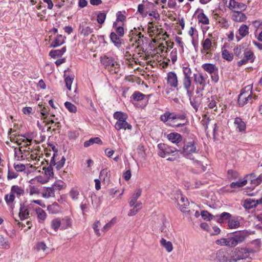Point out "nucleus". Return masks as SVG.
<instances>
[{
    "label": "nucleus",
    "mask_w": 262,
    "mask_h": 262,
    "mask_svg": "<svg viewBox=\"0 0 262 262\" xmlns=\"http://www.w3.org/2000/svg\"><path fill=\"white\" fill-rule=\"evenodd\" d=\"M186 116L184 115L177 114L174 113H171V122L172 123L175 120H179L180 121H185Z\"/></svg>",
    "instance_id": "09e8293b"
},
{
    "label": "nucleus",
    "mask_w": 262,
    "mask_h": 262,
    "mask_svg": "<svg viewBox=\"0 0 262 262\" xmlns=\"http://www.w3.org/2000/svg\"><path fill=\"white\" fill-rule=\"evenodd\" d=\"M29 156L28 149H24L23 146L14 148V158L17 161H22L26 159Z\"/></svg>",
    "instance_id": "423d86ee"
},
{
    "label": "nucleus",
    "mask_w": 262,
    "mask_h": 262,
    "mask_svg": "<svg viewBox=\"0 0 262 262\" xmlns=\"http://www.w3.org/2000/svg\"><path fill=\"white\" fill-rule=\"evenodd\" d=\"M258 204V200H255L251 198H248L245 200L243 204V207L246 209H251L253 208L256 207Z\"/></svg>",
    "instance_id": "dca6fc26"
},
{
    "label": "nucleus",
    "mask_w": 262,
    "mask_h": 262,
    "mask_svg": "<svg viewBox=\"0 0 262 262\" xmlns=\"http://www.w3.org/2000/svg\"><path fill=\"white\" fill-rule=\"evenodd\" d=\"M117 23L116 21L114 22L113 24V28H116V33L119 36H123L124 34V29L122 27L117 26Z\"/></svg>",
    "instance_id": "4d7b16f0"
},
{
    "label": "nucleus",
    "mask_w": 262,
    "mask_h": 262,
    "mask_svg": "<svg viewBox=\"0 0 262 262\" xmlns=\"http://www.w3.org/2000/svg\"><path fill=\"white\" fill-rule=\"evenodd\" d=\"M99 180L104 184H108L110 181V175L106 169H102L99 175Z\"/></svg>",
    "instance_id": "b1692460"
},
{
    "label": "nucleus",
    "mask_w": 262,
    "mask_h": 262,
    "mask_svg": "<svg viewBox=\"0 0 262 262\" xmlns=\"http://www.w3.org/2000/svg\"><path fill=\"white\" fill-rule=\"evenodd\" d=\"M222 56L223 59L230 61L233 59V55L225 48H222Z\"/></svg>",
    "instance_id": "bb28decb"
},
{
    "label": "nucleus",
    "mask_w": 262,
    "mask_h": 262,
    "mask_svg": "<svg viewBox=\"0 0 262 262\" xmlns=\"http://www.w3.org/2000/svg\"><path fill=\"white\" fill-rule=\"evenodd\" d=\"M101 62L104 66L111 71H113V67L115 69L119 67V64H118L112 57L104 56L102 59Z\"/></svg>",
    "instance_id": "9d476101"
},
{
    "label": "nucleus",
    "mask_w": 262,
    "mask_h": 262,
    "mask_svg": "<svg viewBox=\"0 0 262 262\" xmlns=\"http://www.w3.org/2000/svg\"><path fill=\"white\" fill-rule=\"evenodd\" d=\"M61 221L59 219H55L51 222V227L55 231H57L61 226Z\"/></svg>",
    "instance_id": "8fccbe9b"
},
{
    "label": "nucleus",
    "mask_w": 262,
    "mask_h": 262,
    "mask_svg": "<svg viewBox=\"0 0 262 262\" xmlns=\"http://www.w3.org/2000/svg\"><path fill=\"white\" fill-rule=\"evenodd\" d=\"M159 151L158 155L163 158L169 156L171 154L178 150L175 147H169L164 143H160L158 145Z\"/></svg>",
    "instance_id": "39448f33"
},
{
    "label": "nucleus",
    "mask_w": 262,
    "mask_h": 262,
    "mask_svg": "<svg viewBox=\"0 0 262 262\" xmlns=\"http://www.w3.org/2000/svg\"><path fill=\"white\" fill-rule=\"evenodd\" d=\"M160 244L168 252H170L173 250V246L171 242L167 241L165 239L162 238L160 241Z\"/></svg>",
    "instance_id": "cd10ccee"
},
{
    "label": "nucleus",
    "mask_w": 262,
    "mask_h": 262,
    "mask_svg": "<svg viewBox=\"0 0 262 262\" xmlns=\"http://www.w3.org/2000/svg\"><path fill=\"white\" fill-rule=\"evenodd\" d=\"M36 212L39 219L43 221L46 218V213L41 208L39 207L37 208L36 209Z\"/></svg>",
    "instance_id": "49530a36"
},
{
    "label": "nucleus",
    "mask_w": 262,
    "mask_h": 262,
    "mask_svg": "<svg viewBox=\"0 0 262 262\" xmlns=\"http://www.w3.org/2000/svg\"><path fill=\"white\" fill-rule=\"evenodd\" d=\"M197 151L196 143L194 141L186 143L183 146L181 154L187 158H190L193 154Z\"/></svg>",
    "instance_id": "20e7f679"
},
{
    "label": "nucleus",
    "mask_w": 262,
    "mask_h": 262,
    "mask_svg": "<svg viewBox=\"0 0 262 262\" xmlns=\"http://www.w3.org/2000/svg\"><path fill=\"white\" fill-rule=\"evenodd\" d=\"M216 258L219 262H232L231 256L229 257L228 252L225 249L218 250L216 253Z\"/></svg>",
    "instance_id": "9b49d317"
},
{
    "label": "nucleus",
    "mask_w": 262,
    "mask_h": 262,
    "mask_svg": "<svg viewBox=\"0 0 262 262\" xmlns=\"http://www.w3.org/2000/svg\"><path fill=\"white\" fill-rule=\"evenodd\" d=\"M54 194V188L53 187H48L42 193V196L46 198H49L53 196Z\"/></svg>",
    "instance_id": "37998d69"
},
{
    "label": "nucleus",
    "mask_w": 262,
    "mask_h": 262,
    "mask_svg": "<svg viewBox=\"0 0 262 262\" xmlns=\"http://www.w3.org/2000/svg\"><path fill=\"white\" fill-rule=\"evenodd\" d=\"M250 250L245 248H237L233 250L231 254L232 262H251Z\"/></svg>",
    "instance_id": "f257e3e1"
},
{
    "label": "nucleus",
    "mask_w": 262,
    "mask_h": 262,
    "mask_svg": "<svg viewBox=\"0 0 262 262\" xmlns=\"http://www.w3.org/2000/svg\"><path fill=\"white\" fill-rule=\"evenodd\" d=\"M116 223V217H113L108 223L106 224L102 228V231L104 232H107L112 226Z\"/></svg>",
    "instance_id": "c03bdc74"
},
{
    "label": "nucleus",
    "mask_w": 262,
    "mask_h": 262,
    "mask_svg": "<svg viewBox=\"0 0 262 262\" xmlns=\"http://www.w3.org/2000/svg\"><path fill=\"white\" fill-rule=\"evenodd\" d=\"M183 78H191L192 71L191 69L188 67H183Z\"/></svg>",
    "instance_id": "603ef678"
},
{
    "label": "nucleus",
    "mask_w": 262,
    "mask_h": 262,
    "mask_svg": "<svg viewBox=\"0 0 262 262\" xmlns=\"http://www.w3.org/2000/svg\"><path fill=\"white\" fill-rule=\"evenodd\" d=\"M244 58L248 62L249 61L250 62H253V61H254V59L255 58V57H254V54L253 53L248 50V49H246L244 50Z\"/></svg>",
    "instance_id": "2f4dec72"
},
{
    "label": "nucleus",
    "mask_w": 262,
    "mask_h": 262,
    "mask_svg": "<svg viewBox=\"0 0 262 262\" xmlns=\"http://www.w3.org/2000/svg\"><path fill=\"white\" fill-rule=\"evenodd\" d=\"M141 190L138 189L137 190L132 196L130 198V200L129 201V205L130 207H133L135 205V203L137 202V200L139 198V197L141 195Z\"/></svg>",
    "instance_id": "72a5a7b5"
},
{
    "label": "nucleus",
    "mask_w": 262,
    "mask_h": 262,
    "mask_svg": "<svg viewBox=\"0 0 262 262\" xmlns=\"http://www.w3.org/2000/svg\"><path fill=\"white\" fill-rule=\"evenodd\" d=\"M247 236H248V233L245 231L236 232L233 235L237 244H239L243 242Z\"/></svg>",
    "instance_id": "aec40b11"
},
{
    "label": "nucleus",
    "mask_w": 262,
    "mask_h": 262,
    "mask_svg": "<svg viewBox=\"0 0 262 262\" xmlns=\"http://www.w3.org/2000/svg\"><path fill=\"white\" fill-rule=\"evenodd\" d=\"M115 128L117 130H120L121 129H123L124 130H131L132 129V126L126 120L124 122L116 123L115 125Z\"/></svg>",
    "instance_id": "a211bd4d"
},
{
    "label": "nucleus",
    "mask_w": 262,
    "mask_h": 262,
    "mask_svg": "<svg viewBox=\"0 0 262 262\" xmlns=\"http://www.w3.org/2000/svg\"><path fill=\"white\" fill-rule=\"evenodd\" d=\"M167 81L168 84L172 88H177L178 84V80L174 72H169L167 74Z\"/></svg>",
    "instance_id": "f8f14e48"
},
{
    "label": "nucleus",
    "mask_w": 262,
    "mask_h": 262,
    "mask_svg": "<svg viewBox=\"0 0 262 262\" xmlns=\"http://www.w3.org/2000/svg\"><path fill=\"white\" fill-rule=\"evenodd\" d=\"M198 19L199 23L204 25H208L209 24V20L207 16L204 13H200L198 15Z\"/></svg>",
    "instance_id": "e433bc0d"
},
{
    "label": "nucleus",
    "mask_w": 262,
    "mask_h": 262,
    "mask_svg": "<svg viewBox=\"0 0 262 262\" xmlns=\"http://www.w3.org/2000/svg\"><path fill=\"white\" fill-rule=\"evenodd\" d=\"M178 205L181 211L184 213L189 212V210H187V207L189 206V203L186 198L183 195L178 196L177 198Z\"/></svg>",
    "instance_id": "6e6552de"
},
{
    "label": "nucleus",
    "mask_w": 262,
    "mask_h": 262,
    "mask_svg": "<svg viewBox=\"0 0 262 262\" xmlns=\"http://www.w3.org/2000/svg\"><path fill=\"white\" fill-rule=\"evenodd\" d=\"M201 216L204 220H207L208 221H210L211 219H212L213 217V216L209 213L207 211L203 210L201 211Z\"/></svg>",
    "instance_id": "69168bd1"
},
{
    "label": "nucleus",
    "mask_w": 262,
    "mask_h": 262,
    "mask_svg": "<svg viewBox=\"0 0 262 262\" xmlns=\"http://www.w3.org/2000/svg\"><path fill=\"white\" fill-rule=\"evenodd\" d=\"M10 191L17 198L24 195L25 193L24 188L18 185H13L11 188Z\"/></svg>",
    "instance_id": "4468645a"
},
{
    "label": "nucleus",
    "mask_w": 262,
    "mask_h": 262,
    "mask_svg": "<svg viewBox=\"0 0 262 262\" xmlns=\"http://www.w3.org/2000/svg\"><path fill=\"white\" fill-rule=\"evenodd\" d=\"M74 80V76H68L64 78V82L67 89L69 90H71V85Z\"/></svg>",
    "instance_id": "de8ad7c7"
},
{
    "label": "nucleus",
    "mask_w": 262,
    "mask_h": 262,
    "mask_svg": "<svg viewBox=\"0 0 262 262\" xmlns=\"http://www.w3.org/2000/svg\"><path fill=\"white\" fill-rule=\"evenodd\" d=\"M238 32L242 37H245L249 33L248 27L244 24L242 25L238 29Z\"/></svg>",
    "instance_id": "a19ab883"
},
{
    "label": "nucleus",
    "mask_w": 262,
    "mask_h": 262,
    "mask_svg": "<svg viewBox=\"0 0 262 262\" xmlns=\"http://www.w3.org/2000/svg\"><path fill=\"white\" fill-rule=\"evenodd\" d=\"M101 226V223L99 221H95L93 224V228L95 231V234L100 236L101 234L99 232V227Z\"/></svg>",
    "instance_id": "6e6d98bb"
},
{
    "label": "nucleus",
    "mask_w": 262,
    "mask_h": 262,
    "mask_svg": "<svg viewBox=\"0 0 262 262\" xmlns=\"http://www.w3.org/2000/svg\"><path fill=\"white\" fill-rule=\"evenodd\" d=\"M39 110H38V111H39L40 112L41 114L43 117V120L46 119L47 118L48 115H49V113H48L47 108L45 106H43L42 107V105H39Z\"/></svg>",
    "instance_id": "0e129e2a"
},
{
    "label": "nucleus",
    "mask_w": 262,
    "mask_h": 262,
    "mask_svg": "<svg viewBox=\"0 0 262 262\" xmlns=\"http://www.w3.org/2000/svg\"><path fill=\"white\" fill-rule=\"evenodd\" d=\"M114 117L117 121L116 123L124 122L128 118L127 114L121 112H116L114 114Z\"/></svg>",
    "instance_id": "393cba45"
},
{
    "label": "nucleus",
    "mask_w": 262,
    "mask_h": 262,
    "mask_svg": "<svg viewBox=\"0 0 262 262\" xmlns=\"http://www.w3.org/2000/svg\"><path fill=\"white\" fill-rule=\"evenodd\" d=\"M0 247L5 249H8L10 247L7 238H5L2 235H0Z\"/></svg>",
    "instance_id": "4c0bfd02"
},
{
    "label": "nucleus",
    "mask_w": 262,
    "mask_h": 262,
    "mask_svg": "<svg viewBox=\"0 0 262 262\" xmlns=\"http://www.w3.org/2000/svg\"><path fill=\"white\" fill-rule=\"evenodd\" d=\"M168 139L173 143H179L182 140V137L180 134L177 133H170L167 136Z\"/></svg>",
    "instance_id": "4be33fe9"
},
{
    "label": "nucleus",
    "mask_w": 262,
    "mask_h": 262,
    "mask_svg": "<svg viewBox=\"0 0 262 262\" xmlns=\"http://www.w3.org/2000/svg\"><path fill=\"white\" fill-rule=\"evenodd\" d=\"M246 178V180H248V181H249L252 185L253 188L262 183V173L258 177H256L254 173H251L247 175Z\"/></svg>",
    "instance_id": "1a4fd4ad"
},
{
    "label": "nucleus",
    "mask_w": 262,
    "mask_h": 262,
    "mask_svg": "<svg viewBox=\"0 0 262 262\" xmlns=\"http://www.w3.org/2000/svg\"><path fill=\"white\" fill-rule=\"evenodd\" d=\"M232 19L236 22L245 21L247 19V16L245 14L242 13V11L234 12L232 16Z\"/></svg>",
    "instance_id": "412c9836"
},
{
    "label": "nucleus",
    "mask_w": 262,
    "mask_h": 262,
    "mask_svg": "<svg viewBox=\"0 0 262 262\" xmlns=\"http://www.w3.org/2000/svg\"><path fill=\"white\" fill-rule=\"evenodd\" d=\"M228 8L235 12L245 10L247 6L244 3L236 2L235 0H229Z\"/></svg>",
    "instance_id": "0eeeda50"
},
{
    "label": "nucleus",
    "mask_w": 262,
    "mask_h": 262,
    "mask_svg": "<svg viewBox=\"0 0 262 262\" xmlns=\"http://www.w3.org/2000/svg\"><path fill=\"white\" fill-rule=\"evenodd\" d=\"M28 152H29V156H27V157H29L28 158H26V160H28V161L30 160H35V161H39V157H38L37 156V151L36 150H32L31 151L29 150L30 148L28 147Z\"/></svg>",
    "instance_id": "473e14b6"
},
{
    "label": "nucleus",
    "mask_w": 262,
    "mask_h": 262,
    "mask_svg": "<svg viewBox=\"0 0 262 262\" xmlns=\"http://www.w3.org/2000/svg\"><path fill=\"white\" fill-rule=\"evenodd\" d=\"M31 141V139H29L26 138L25 137L22 136H18V137H17L16 140V142L17 143L18 145H21L23 144V142L26 143L27 145H30Z\"/></svg>",
    "instance_id": "ea45409f"
},
{
    "label": "nucleus",
    "mask_w": 262,
    "mask_h": 262,
    "mask_svg": "<svg viewBox=\"0 0 262 262\" xmlns=\"http://www.w3.org/2000/svg\"><path fill=\"white\" fill-rule=\"evenodd\" d=\"M234 124L238 132H242L245 131L246 129V124L241 118H235Z\"/></svg>",
    "instance_id": "f3484780"
},
{
    "label": "nucleus",
    "mask_w": 262,
    "mask_h": 262,
    "mask_svg": "<svg viewBox=\"0 0 262 262\" xmlns=\"http://www.w3.org/2000/svg\"><path fill=\"white\" fill-rule=\"evenodd\" d=\"M203 70L210 74H212L218 71V68L213 64L205 63L202 66Z\"/></svg>",
    "instance_id": "6ab92c4d"
},
{
    "label": "nucleus",
    "mask_w": 262,
    "mask_h": 262,
    "mask_svg": "<svg viewBox=\"0 0 262 262\" xmlns=\"http://www.w3.org/2000/svg\"><path fill=\"white\" fill-rule=\"evenodd\" d=\"M64 106L68 110V111L71 113H75L77 112L76 106L70 102H66L64 103Z\"/></svg>",
    "instance_id": "3c124183"
},
{
    "label": "nucleus",
    "mask_w": 262,
    "mask_h": 262,
    "mask_svg": "<svg viewBox=\"0 0 262 262\" xmlns=\"http://www.w3.org/2000/svg\"><path fill=\"white\" fill-rule=\"evenodd\" d=\"M215 42H212L209 38H206L203 40L201 42L202 49L201 53L202 57L206 59H209L212 56V51L213 50V44Z\"/></svg>",
    "instance_id": "7ed1b4c3"
},
{
    "label": "nucleus",
    "mask_w": 262,
    "mask_h": 262,
    "mask_svg": "<svg viewBox=\"0 0 262 262\" xmlns=\"http://www.w3.org/2000/svg\"><path fill=\"white\" fill-rule=\"evenodd\" d=\"M46 175L49 178H53L54 176L53 168L49 166L47 168H43Z\"/></svg>",
    "instance_id": "e2e57ef3"
},
{
    "label": "nucleus",
    "mask_w": 262,
    "mask_h": 262,
    "mask_svg": "<svg viewBox=\"0 0 262 262\" xmlns=\"http://www.w3.org/2000/svg\"><path fill=\"white\" fill-rule=\"evenodd\" d=\"M208 107L213 110L214 111L217 112V107L216 106L217 102L214 99V98L213 97H211V98H209L208 100Z\"/></svg>",
    "instance_id": "58836bf2"
},
{
    "label": "nucleus",
    "mask_w": 262,
    "mask_h": 262,
    "mask_svg": "<svg viewBox=\"0 0 262 262\" xmlns=\"http://www.w3.org/2000/svg\"><path fill=\"white\" fill-rule=\"evenodd\" d=\"M239 221L236 220H230L228 221V225L230 229L237 228L239 226Z\"/></svg>",
    "instance_id": "864d4df0"
},
{
    "label": "nucleus",
    "mask_w": 262,
    "mask_h": 262,
    "mask_svg": "<svg viewBox=\"0 0 262 262\" xmlns=\"http://www.w3.org/2000/svg\"><path fill=\"white\" fill-rule=\"evenodd\" d=\"M248 180H239L237 182H233L230 184V187L232 188H239L243 187L247 183Z\"/></svg>",
    "instance_id": "c9c22d12"
},
{
    "label": "nucleus",
    "mask_w": 262,
    "mask_h": 262,
    "mask_svg": "<svg viewBox=\"0 0 262 262\" xmlns=\"http://www.w3.org/2000/svg\"><path fill=\"white\" fill-rule=\"evenodd\" d=\"M61 229H66L72 226V220L68 216H66L61 221Z\"/></svg>",
    "instance_id": "c85d7f7f"
},
{
    "label": "nucleus",
    "mask_w": 262,
    "mask_h": 262,
    "mask_svg": "<svg viewBox=\"0 0 262 262\" xmlns=\"http://www.w3.org/2000/svg\"><path fill=\"white\" fill-rule=\"evenodd\" d=\"M62 36H59L55 39V40L52 42L51 47L55 48L63 43V40H61Z\"/></svg>",
    "instance_id": "13d9d810"
},
{
    "label": "nucleus",
    "mask_w": 262,
    "mask_h": 262,
    "mask_svg": "<svg viewBox=\"0 0 262 262\" xmlns=\"http://www.w3.org/2000/svg\"><path fill=\"white\" fill-rule=\"evenodd\" d=\"M161 120L164 122L170 121H171V113L168 112H166L161 116Z\"/></svg>",
    "instance_id": "680f3d73"
},
{
    "label": "nucleus",
    "mask_w": 262,
    "mask_h": 262,
    "mask_svg": "<svg viewBox=\"0 0 262 262\" xmlns=\"http://www.w3.org/2000/svg\"><path fill=\"white\" fill-rule=\"evenodd\" d=\"M252 85H248L242 90L238 96V103L239 106H243L248 103H252L253 99H256L257 96L252 95Z\"/></svg>",
    "instance_id": "f03ea898"
},
{
    "label": "nucleus",
    "mask_w": 262,
    "mask_h": 262,
    "mask_svg": "<svg viewBox=\"0 0 262 262\" xmlns=\"http://www.w3.org/2000/svg\"><path fill=\"white\" fill-rule=\"evenodd\" d=\"M110 38L114 45L118 48L120 47L121 41L119 37L116 33L112 32L110 34Z\"/></svg>",
    "instance_id": "c756f323"
},
{
    "label": "nucleus",
    "mask_w": 262,
    "mask_h": 262,
    "mask_svg": "<svg viewBox=\"0 0 262 262\" xmlns=\"http://www.w3.org/2000/svg\"><path fill=\"white\" fill-rule=\"evenodd\" d=\"M28 190L30 195L38 194L39 193V190L38 187L34 185H29Z\"/></svg>",
    "instance_id": "5fc2aeb1"
},
{
    "label": "nucleus",
    "mask_w": 262,
    "mask_h": 262,
    "mask_svg": "<svg viewBox=\"0 0 262 262\" xmlns=\"http://www.w3.org/2000/svg\"><path fill=\"white\" fill-rule=\"evenodd\" d=\"M177 50L176 49H173L170 54V58L173 63H174L177 60Z\"/></svg>",
    "instance_id": "338daca9"
},
{
    "label": "nucleus",
    "mask_w": 262,
    "mask_h": 262,
    "mask_svg": "<svg viewBox=\"0 0 262 262\" xmlns=\"http://www.w3.org/2000/svg\"><path fill=\"white\" fill-rule=\"evenodd\" d=\"M14 168L17 171H23L25 170L26 166L21 163H14Z\"/></svg>",
    "instance_id": "774afa93"
},
{
    "label": "nucleus",
    "mask_w": 262,
    "mask_h": 262,
    "mask_svg": "<svg viewBox=\"0 0 262 262\" xmlns=\"http://www.w3.org/2000/svg\"><path fill=\"white\" fill-rule=\"evenodd\" d=\"M94 143L101 144L102 143V142L100 138L99 137L93 138H91L88 141H86L85 142H84V146L85 147H88L93 145Z\"/></svg>",
    "instance_id": "7c9ffc66"
},
{
    "label": "nucleus",
    "mask_w": 262,
    "mask_h": 262,
    "mask_svg": "<svg viewBox=\"0 0 262 262\" xmlns=\"http://www.w3.org/2000/svg\"><path fill=\"white\" fill-rule=\"evenodd\" d=\"M15 198V195L11 191L6 194L4 198L7 205L11 210H13L14 208Z\"/></svg>",
    "instance_id": "ddd939ff"
},
{
    "label": "nucleus",
    "mask_w": 262,
    "mask_h": 262,
    "mask_svg": "<svg viewBox=\"0 0 262 262\" xmlns=\"http://www.w3.org/2000/svg\"><path fill=\"white\" fill-rule=\"evenodd\" d=\"M48 210L50 213L53 214H56L59 212V206L57 203H54L51 205H50L47 207Z\"/></svg>",
    "instance_id": "f704fd0d"
},
{
    "label": "nucleus",
    "mask_w": 262,
    "mask_h": 262,
    "mask_svg": "<svg viewBox=\"0 0 262 262\" xmlns=\"http://www.w3.org/2000/svg\"><path fill=\"white\" fill-rule=\"evenodd\" d=\"M182 83L184 88L187 91V93L188 95L191 94V92L189 90L191 83V78H183Z\"/></svg>",
    "instance_id": "a878e982"
},
{
    "label": "nucleus",
    "mask_w": 262,
    "mask_h": 262,
    "mask_svg": "<svg viewBox=\"0 0 262 262\" xmlns=\"http://www.w3.org/2000/svg\"><path fill=\"white\" fill-rule=\"evenodd\" d=\"M35 249L37 251H42L43 252L45 251V250L47 249V246L43 242H39L38 243L35 247Z\"/></svg>",
    "instance_id": "bf43d9fd"
},
{
    "label": "nucleus",
    "mask_w": 262,
    "mask_h": 262,
    "mask_svg": "<svg viewBox=\"0 0 262 262\" xmlns=\"http://www.w3.org/2000/svg\"><path fill=\"white\" fill-rule=\"evenodd\" d=\"M29 216V211L28 206L25 204H20L19 212V217L21 220L28 219Z\"/></svg>",
    "instance_id": "2eb2a0df"
},
{
    "label": "nucleus",
    "mask_w": 262,
    "mask_h": 262,
    "mask_svg": "<svg viewBox=\"0 0 262 262\" xmlns=\"http://www.w3.org/2000/svg\"><path fill=\"white\" fill-rule=\"evenodd\" d=\"M231 216V215L229 213L227 212H223L220 215H216L215 217L216 218L217 222L220 223H222L224 222V220H227L229 219Z\"/></svg>",
    "instance_id": "79ce46f5"
},
{
    "label": "nucleus",
    "mask_w": 262,
    "mask_h": 262,
    "mask_svg": "<svg viewBox=\"0 0 262 262\" xmlns=\"http://www.w3.org/2000/svg\"><path fill=\"white\" fill-rule=\"evenodd\" d=\"M145 95L140 92L136 91L132 96V98L135 101H139L143 100Z\"/></svg>",
    "instance_id": "a18cd8bd"
},
{
    "label": "nucleus",
    "mask_w": 262,
    "mask_h": 262,
    "mask_svg": "<svg viewBox=\"0 0 262 262\" xmlns=\"http://www.w3.org/2000/svg\"><path fill=\"white\" fill-rule=\"evenodd\" d=\"M194 81L196 84L204 86L206 83L205 78L202 73L194 74L193 75Z\"/></svg>",
    "instance_id": "5701e85b"
},
{
    "label": "nucleus",
    "mask_w": 262,
    "mask_h": 262,
    "mask_svg": "<svg viewBox=\"0 0 262 262\" xmlns=\"http://www.w3.org/2000/svg\"><path fill=\"white\" fill-rule=\"evenodd\" d=\"M51 116L49 117L48 121H47L46 119H44L43 122L46 123L47 125H49L50 124H55L53 126V127H56V128H59L60 123L59 122H56V120H55L54 119L51 118Z\"/></svg>",
    "instance_id": "052dcab7"
}]
</instances>
